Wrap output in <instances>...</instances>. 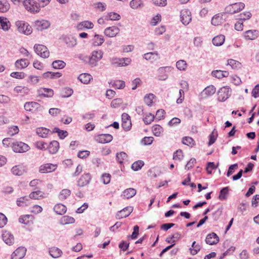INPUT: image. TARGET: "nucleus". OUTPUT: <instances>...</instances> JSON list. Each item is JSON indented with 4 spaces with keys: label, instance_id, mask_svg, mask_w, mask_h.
<instances>
[{
    "label": "nucleus",
    "instance_id": "nucleus-25",
    "mask_svg": "<svg viewBox=\"0 0 259 259\" xmlns=\"http://www.w3.org/2000/svg\"><path fill=\"white\" fill-rule=\"evenodd\" d=\"M29 64V62L27 59H21L17 60L15 63L16 67L18 69H22L27 67Z\"/></svg>",
    "mask_w": 259,
    "mask_h": 259
},
{
    "label": "nucleus",
    "instance_id": "nucleus-1",
    "mask_svg": "<svg viewBox=\"0 0 259 259\" xmlns=\"http://www.w3.org/2000/svg\"><path fill=\"white\" fill-rule=\"evenodd\" d=\"M103 52L102 50H95L92 52L89 58V64L92 67L96 66L98 62L102 58Z\"/></svg>",
    "mask_w": 259,
    "mask_h": 259
},
{
    "label": "nucleus",
    "instance_id": "nucleus-24",
    "mask_svg": "<svg viewBox=\"0 0 259 259\" xmlns=\"http://www.w3.org/2000/svg\"><path fill=\"white\" fill-rule=\"evenodd\" d=\"M259 32L257 30H249L245 31L244 37L246 39L253 40L255 39L258 35Z\"/></svg>",
    "mask_w": 259,
    "mask_h": 259
},
{
    "label": "nucleus",
    "instance_id": "nucleus-49",
    "mask_svg": "<svg viewBox=\"0 0 259 259\" xmlns=\"http://www.w3.org/2000/svg\"><path fill=\"white\" fill-rule=\"evenodd\" d=\"M71 191L69 189H65L62 190L59 194V199L61 200H64L67 198V197L70 196Z\"/></svg>",
    "mask_w": 259,
    "mask_h": 259
},
{
    "label": "nucleus",
    "instance_id": "nucleus-7",
    "mask_svg": "<svg viewBox=\"0 0 259 259\" xmlns=\"http://www.w3.org/2000/svg\"><path fill=\"white\" fill-rule=\"evenodd\" d=\"M13 150L16 153H23L27 151L29 147L28 145L22 142H18L13 144Z\"/></svg>",
    "mask_w": 259,
    "mask_h": 259
},
{
    "label": "nucleus",
    "instance_id": "nucleus-52",
    "mask_svg": "<svg viewBox=\"0 0 259 259\" xmlns=\"http://www.w3.org/2000/svg\"><path fill=\"white\" fill-rule=\"evenodd\" d=\"M218 136L217 131L215 129L213 130L211 134L209 136V142L208 143V146H210L213 144L217 139Z\"/></svg>",
    "mask_w": 259,
    "mask_h": 259
},
{
    "label": "nucleus",
    "instance_id": "nucleus-19",
    "mask_svg": "<svg viewBox=\"0 0 259 259\" xmlns=\"http://www.w3.org/2000/svg\"><path fill=\"white\" fill-rule=\"evenodd\" d=\"M35 26L37 30H42L49 27L50 23L46 20H37L35 22Z\"/></svg>",
    "mask_w": 259,
    "mask_h": 259
},
{
    "label": "nucleus",
    "instance_id": "nucleus-33",
    "mask_svg": "<svg viewBox=\"0 0 259 259\" xmlns=\"http://www.w3.org/2000/svg\"><path fill=\"white\" fill-rule=\"evenodd\" d=\"M93 27V23L89 21H82L77 25V28L80 30L83 29V28L92 29Z\"/></svg>",
    "mask_w": 259,
    "mask_h": 259
},
{
    "label": "nucleus",
    "instance_id": "nucleus-37",
    "mask_svg": "<svg viewBox=\"0 0 259 259\" xmlns=\"http://www.w3.org/2000/svg\"><path fill=\"white\" fill-rule=\"evenodd\" d=\"M227 65L230 66L233 69H238L242 66L240 62L232 59L228 60Z\"/></svg>",
    "mask_w": 259,
    "mask_h": 259
},
{
    "label": "nucleus",
    "instance_id": "nucleus-55",
    "mask_svg": "<svg viewBox=\"0 0 259 259\" xmlns=\"http://www.w3.org/2000/svg\"><path fill=\"white\" fill-rule=\"evenodd\" d=\"M192 247H193V249L192 248H190L192 255L196 254L201 249V247L199 244H196V241H194L192 243Z\"/></svg>",
    "mask_w": 259,
    "mask_h": 259
},
{
    "label": "nucleus",
    "instance_id": "nucleus-23",
    "mask_svg": "<svg viewBox=\"0 0 259 259\" xmlns=\"http://www.w3.org/2000/svg\"><path fill=\"white\" fill-rule=\"evenodd\" d=\"M11 172L15 176H22L25 172V167L21 165H15L12 168Z\"/></svg>",
    "mask_w": 259,
    "mask_h": 259
},
{
    "label": "nucleus",
    "instance_id": "nucleus-59",
    "mask_svg": "<svg viewBox=\"0 0 259 259\" xmlns=\"http://www.w3.org/2000/svg\"><path fill=\"white\" fill-rule=\"evenodd\" d=\"M28 198H27L26 196L18 198L16 200L17 205L18 206H22L24 205H27L25 201H28Z\"/></svg>",
    "mask_w": 259,
    "mask_h": 259
},
{
    "label": "nucleus",
    "instance_id": "nucleus-12",
    "mask_svg": "<svg viewBox=\"0 0 259 259\" xmlns=\"http://www.w3.org/2000/svg\"><path fill=\"white\" fill-rule=\"evenodd\" d=\"M57 167V164L46 163L40 166L39 172L40 173H49L54 171Z\"/></svg>",
    "mask_w": 259,
    "mask_h": 259
},
{
    "label": "nucleus",
    "instance_id": "nucleus-13",
    "mask_svg": "<svg viewBox=\"0 0 259 259\" xmlns=\"http://www.w3.org/2000/svg\"><path fill=\"white\" fill-rule=\"evenodd\" d=\"M91 176L90 173L82 175L77 181V186L82 187L88 185L91 180Z\"/></svg>",
    "mask_w": 259,
    "mask_h": 259
},
{
    "label": "nucleus",
    "instance_id": "nucleus-41",
    "mask_svg": "<svg viewBox=\"0 0 259 259\" xmlns=\"http://www.w3.org/2000/svg\"><path fill=\"white\" fill-rule=\"evenodd\" d=\"M52 67L55 69H61L65 67L66 63L62 60H55L52 64Z\"/></svg>",
    "mask_w": 259,
    "mask_h": 259
},
{
    "label": "nucleus",
    "instance_id": "nucleus-30",
    "mask_svg": "<svg viewBox=\"0 0 259 259\" xmlns=\"http://www.w3.org/2000/svg\"><path fill=\"white\" fill-rule=\"evenodd\" d=\"M49 253L54 258H58L61 256L62 251L58 247H52L49 250Z\"/></svg>",
    "mask_w": 259,
    "mask_h": 259
},
{
    "label": "nucleus",
    "instance_id": "nucleus-3",
    "mask_svg": "<svg viewBox=\"0 0 259 259\" xmlns=\"http://www.w3.org/2000/svg\"><path fill=\"white\" fill-rule=\"evenodd\" d=\"M245 7V4L243 3H235L227 6L225 8V12L233 14L242 10Z\"/></svg>",
    "mask_w": 259,
    "mask_h": 259
},
{
    "label": "nucleus",
    "instance_id": "nucleus-56",
    "mask_svg": "<svg viewBox=\"0 0 259 259\" xmlns=\"http://www.w3.org/2000/svg\"><path fill=\"white\" fill-rule=\"evenodd\" d=\"M177 68L180 70H185L187 66V64L185 60H180L176 63Z\"/></svg>",
    "mask_w": 259,
    "mask_h": 259
},
{
    "label": "nucleus",
    "instance_id": "nucleus-45",
    "mask_svg": "<svg viewBox=\"0 0 259 259\" xmlns=\"http://www.w3.org/2000/svg\"><path fill=\"white\" fill-rule=\"evenodd\" d=\"M50 130L45 127H39L36 129V134L41 138L47 137Z\"/></svg>",
    "mask_w": 259,
    "mask_h": 259
},
{
    "label": "nucleus",
    "instance_id": "nucleus-38",
    "mask_svg": "<svg viewBox=\"0 0 259 259\" xmlns=\"http://www.w3.org/2000/svg\"><path fill=\"white\" fill-rule=\"evenodd\" d=\"M42 192L40 190L33 191L29 194V198L31 199L38 200L40 198H44Z\"/></svg>",
    "mask_w": 259,
    "mask_h": 259
},
{
    "label": "nucleus",
    "instance_id": "nucleus-5",
    "mask_svg": "<svg viewBox=\"0 0 259 259\" xmlns=\"http://www.w3.org/2000/svg\"><path fill=\"white\" fill-rule=\"evenodd\" d=\"M33 48L35 52L40 57L43 58H47L49 57L50 52L45 46L35 44Z\"/></svg>",
    "mask_w": 259,
    "mask_h": 259
},
{
    "label": "nucleus",
    "instance_id": "nucleus-51",
    "mask_svg": "<svg viewBox=\"0 0 259 259\" xmlns=\"http://www.w3.org/2000/svg\"><path fill=\"white\" fill-rule=\"evenodd\" d=\"M53 133H57L58 134V136L61 139H64L68 135V132L66 131L60 130L58 127H55L53 129Z\"/></svg>",
    "mask_w": 259,
    "mask_h": 259
},
{
    "label": "nucleus",
    "instance_id": "nucleus-40",
    "mask_svg": "<svg viewBox=\"0 0 259 259\" xmlns=\"http://www.w3.org/2000/svg\"><path fill=\"white\" fill-rule=\"evenodd\" d=\"M73 93V90L70 88H63L61 92V96L62 98H68L70 97Z\"/></svg>",
    "mask_w": 259,
    "mask_h": 259
},
{
    "label": "nucleus",
    "instance_id": "nucleus-53",
    "mask_svg": "<svg viewBox=\"0 0 259 259\" xmlns=\"http://www.w3.org/2000/svg\"><path fill=\"white\" fill-rule=\"evenodd\" d=\"M154 118L155 116L153 114L148 113L145 115L143 120L146 124H149L154 120Z\"/></svg>",
    "mask_w": 259,
    "mask_h": 259
},
{
    "label": "nucleus",
    "instance_id": "nucleus-35",
    "mask_svg": "<svg viewBox=\"0 0 259 259\" xmlns=\"http://www.w3.org/2000/svg\"><path fill=\"white\" fill-rule=\"evenodd\" d=\"M229 187H224L220 192L218 198L221 200H226L229 194Z\"/></svg>",
    "mask_w": 259,
    "mask_h": 259
},
{
    "label": "nucleus",
    "instance_id": "nucleus-15",
    "mask_svg": "<svg viewBox=\"0 0 259 259\" xmlns=\"http://www.w3.org/2000/svg\"><path fill=\"white\" fill-rule=\"evenodd\" d=\"M24 109L29 112H35L41 108L39 104L35 102H28L25 103Z\"/></svg>",
    "mask_w": 259,
    "mask_h": 259
},
{
    "label": "nucleus",
    "instance_id": "nucleus-34",
    "mask_svg": "<svg viewBox=\"0 0 259 259\" xmlns=\"http://www.w3.org/2000/svg\"><path fill=\"white\" fill-rule=\"evenodd\" d=\"M223 21V14H218L211 19V24L214 26L220 25Z\"/></svg>",
    "mask_w": 259,
    "mask_h": 259
},
{
    "label": "nucleus",
    "instance_id": "nucleus-64",
    "mask_svg": "<svg viewBox=\"0 0 259 259\" xmlns=\"http://www.w3.org/2000/svg\"><path fill=\"white\" fill-rule=\"evenodd\" d=\"M19 131V128L17 126L14 125L9 128L8 133L10 136H14L18 133Z\"/></svg>",
    "mask_w": 259,
    "mask_h": 259
},
{
    "label": "nucleus",
    "instance_id": "nucleus-43",
    "mask_svg": "<svg viewBox=\"0 0 259 259\" xmlns=\"http://www.w3.org/2000/svg\"><path fill=\"white\" fill-rule=\"evenodd\" d=\"M10 8V5L7 0H0V12L5 13Z\"/></svg>",
    "mask_w": 259,
    "mask_h": 259
},
{
    "label": "nucleus",
    "instance_id": "nucleus-60",
    "mask_svg": "<svg viewBox=\"0 0 259 259\" xmlns=\"http://www.w3.org/2000/svg\"><path fill=\"white\" fill-rule=\"evenodd\" d=\"M110 61L112 65L116 67L122 66L121 58H111L110 59Z\"/></svg>",
    "mask_w": 259,
    "mask_h": 259
},
{
    "label": "nucleus",
    "instance_id": "nucleus-20",
    "mask_svg": "<svg viewBox=\"0 0 259 259\" xmlns=\"http://www.w3.org/2000/svg\"><path fill=\"white\" fill-rule=\"evenodd\" d=\"M63 39L68 47H73L76 45V39L71 35L63 36Z\"/></svg>",
    "mask_w": 259,
    "mask_h": 259
},
{
    "label": "nucleus",
    "instance_id": "nucleus-31",
    "mask_svg": "<svg viewBox=\"0 0 259 259\" xmlns=\"http://www.w3.org/2000/svg\"><path fill=\"white\" fill-rule=\"evenodd\" d=\"M225 41V36L224 35H219L212 40V44L215 46H220L222 45Z\"/></svg>",
    "mask_w": 259,
    "mask_h": 259
},
{
    "label": "nucleus",
    "instance_id": "nucleus-39",
    "mask_svg": "<svg viewBox=\"0 0 259 259\" xmlns=\"http://www.w3.org/2000/svg\"><path fill=\"white\" fill-rule=\"evenodd\" d=\"M75 222V219L68 215L63 216L60 220V223L62 225H66L69 224H72Z\"/></svg>",
    "mask_w": 259,
    "mask_h": 259
},
{
    "label": "nucleus",
    "instance_id": "nucleus-36",
    "mask_svg": "<svg viewBox=\"0 0 259 259\" xmlns=\"http://www.w3.org/2000/svg\"><path fill=\"white\" fill-rule=\"evenodd\" d=\"M92 76L88 73H82L79 75L78 79L83 83L88 84L90 82Z\"/></svg>",
    "mask_w": 259,
    "mask_h": 259
},
{
    "label": "nucleus",
    "instance_id": "nucleus-32",
    "mask_svg": "<svg viewBox=\"0 0 259 259\" xmlns=\"http://www.w3.org/2000/svg\"><path fill=\"white\" fill-rule=\"evenodd\" d=\"M136 194V190L134 188H128L124 190L123 192V197L129 199L134 196Z\"/></svg>",
    "mask_w": 259,
    "mask_h": 259
},
{
    "label": "nucleus",
    "instance_id": "nucleus-10",
    "mask_svg": "<svg viewBox=\"0 0 259 259\" xmlns=\"http://www.w3.org/2000/svg\"><path fill=\"white\" fill-rule=\"evenodd\" d=\"M95 139L99 143L105 144L110 142L113 140V137L108 134H100L96 136Z\"/></svg>",
    "mask_w": 259,
    "mask_h": 259
},
{
    "label": "nucleus",
    "instance_id": "nucleus-29",
    "mask_svg": "<svg viewBox=\"0 0 259 259\" xmlns=\"http://www.w3.org/2000/svg\"><path fill=\"white\" fill-rule=\"evenodd\" d=\"M11 26V23L7 18L0 17V28L4 30H8Z\"/></svg>",
    "mask_w": 259,
    "mask_h": 259
},
{
    "label": "nucleus",
    "instance_id": "nucleus-58",
    "mask_svg": "<svg viewBox=\"0 0 259 259\" xmlns=\"http://www.w3.org/2000/svg\"><path fill=\"white\" fill-rule=\"evenodd\" d=\"M31 216L30 215L28 214L21 215L19 218V222L21 224L29 225L30 223L29 219H30V218H31Z\"/></svg>",
    "mask_w": 259,
    "mask_h": 259
},
{
    "label": "nucleus",
    "instance_id": "nucleus-63",
    "mask_svg": "<svg viewBox=\"0 0 259 259\" xmlns=\"http://www.w3.org/2000/svg\"><path fill=\"white\" fill-rule=\"evenodd\" d=\"M153 139L152 137H145L142 139L141 143L144 145H149L152 143Z\"/></svg>",
    "mask_w": 259,
    "mask_h": 259
},
{
    "label": "nucleus",
    "instance_id": "nucleus-27",
    "mask_svg": "<svg viewBox=\"0 0 259 259\" xmlns=\"http://www.w3.org/2000/svg\"><path fill=\"white\" fill-rule=\"evenodd\" d=\"M40 96L45 97H52L54 95V91L52 89L48 88H41L38 90Z\"/></svg>",
    "mask_w": 259,
    "mask_h": 259
},
{
    "label": "nucleus",
    "instance_id": "nucleus-42",
    "mask_svg": "<svg viewBox=\"0 0 259 259\" xmlns=\"http://www.w3.org/2000/svg\"><path fill=\"white\" fill-rule=\"evenodd\" d=\"M110 84H111L112 87H114L118 89H122L125 86V82L124 81L120 80L111 81L110 82Z\"/></svg>",
    "mask_w": 259,
    "mask_h": 259
},
{
    "label": "nucleus",
    "instance_id": "nucleus-11",
    "mask_svg": "<svg viewBox=\"0 0 259 259\" xmlns=\"http://www.w3.org/2000/svg\"><path fill=\"white\" fill-rule=\"evenodd\" d=\"M171 67L170 66L161 67L158 68V79L159 80H165L168 78L166 72L170 71Z\"/></svg>",
    "mask_w": 259,
    "mask_h": 259
},
{
    "label": "nucleus",
    "instance_id": "nucleus-44",
    "mask_svg": "<svg viewBox=\"0 0 259 259\" xmlns=\"http://www.w3.org/2000/svg\"><path fill=\"white\" fill-rule=\"evenodd\" d=\"M152 132L155 136L159 137L163 132V128L158 124H155L152 127Z\"/></svg>",
    "mask_w": 259,
    "mask_h": 259
},
{
    "label": "nucleus",
    "instance_id": "nucleus-4",
    "mask_svg": "<svg viewBox=\"0 0 259 259\" xmlns=\"http://www.w3.org/2000/svg\"><path fill=\"white\" fill-rule=\"evenodd\" d=\"M25 9L32 13H37L40 10V4H37L33 0H25L23 2Z\"/></svg>",
    "mask_w": 259,
    "mask_h": 259
},
{
    "label": "nucleus",
    "instance_id": "nucleus-14",
    "mask_svg": "<svg viewBox=\"0 0 259 259\" xmlns=\"http://www.w3.org/2000/svg\"><path fill=\"white\" fill-rule=\"evenodd\" d=\"M120 31V29L116 26L108 27L105 29L104 33L105 35L109 37H113L116 36Z\"/></svg>",
    "mask_w": 259,
    "mask_h": 259
},
{
    "label": "nucleus",
    "instance_id": "nucleus-47",
    "mask_svg": "<svg viewBox=\"0 0 259 259\" xmlns=\"http://www.w3.org/2000/svg\"><path fill=\"white\" fill-rule=\"evenodd\" d=\"M127 155L124 152H118L116 155V159L118 162L121 164L123 163L124 160L126 159Z\"/></svg>",
    "mask_w": 259,
    "mask_h": 259
},
{
    "label": "nucleus",
    "instance_id": "nucleus-54",
    "mask_svg": "<svg viewBox=\"0 0 259 259\" xmlns=\"http://www.w3.org/2000/svg\"><path fill=\"white\" fill-rule=\"evenodd\" d=\"M154 55L156 56H158V53L157 52H149L143 55V58L146 60H156L157 58H155Z\"/></svg>",
    "mask_w": 259,
    "mask_h": 259
},
{
    "label": "nucleus",
    "instance_id": "nucleus-50",
    "mask_svg": "<svg viewBox=\"0 0 259 259\" xmlns=\"http://www.w3.org/2000/svg\"><path fill=\"white\" fill-rule=\"evenodd\" d=\"M144 165V162L142 160H138L134 162L132 165V168L135 171L140 170Z\"/></svg>",
    "mask_w": 259,
    "mask_h": 259
},
{
    "label": "nucleus",
    "instance_id": "nucleus-9",
    "mask_svg": "<svg viewBox=\"0 0 259 259\" xmlns=\"http://www.w3.org/2000/svg\"><path fill=\"white\" fill-rule=\"evenodd\" d=\"M27 249L25 247L20 246L17 248L12 254L11 259H22L26 252Z\"/></svg>",
    "mask_w": 259,
    "mask_h": 259
},
{
    "label": "nucleus",
    "instance_id": "nucleus-17",
    "mask_svg": "<svg viewBox=\"0 0 259 259\" xmlns=\"http://www.w3.org/2000/svg\"><path fill=\"white\" fill-rule=\"evenodd\" d=\"M3 241L8 245H12L14 242V238L10 232L5 231L2 234Z\"/></svg>",
    "mask_w": 259,
    "mask_h": 259
},
{
    "label": "nucleus",
    "instance_id": "nucleus-8",
    "mask_svg": "<svg viewBox=\"0 0 259 259\" xmlns=\"http://www.w3.org/2000/svg\"><path fill=\"white\" fill-rule=\"evenodd\" d=\"M181 21L185 25H187L191 21V14L189 10L187 9H183L181 11Z\"/></svg>",
    "mask_w": 259,
    "mask_h": 259
},
{
    "label": "nucleus",
    "instance_id": "nucleus-2",
    "mask_svg": "<svg viewBox=\"0 0 259 259\" xmlns=\"http://www.w3.org/2000/svg\"><path fill=\"white\" fill-rule=\"evenodd\" d=\"M15 24L19 32L27 35H29L32 33V31L31 27L24 21H18L16 22Z\"/></svg>",
    "mask_w": 259,
    "mask_h": 259
},
{
    "label": "nucleus",
    "instance_id": "nucleus-22",
    "mask_svg": "<svg viewBox=\"0 0 259 259\" xmlns=\"http://www.w3.org/2000/svg\"><path fill=\"white\" fill-rule=\"evenodd\" d=\"M59 148V143L57 141H53L50 143L47 146L49 152L51 154H55L58 151Z\"/></svg>",
    "mask_w": 259,
    "mask_h": 259
},
{
    "label": "nucleus",
    "instance_id": "nucleus-46",
    "mask_svg": "<svg viewBox=\"0 0 259 259\" xmlns=\"http://www.w3.org/2000/svg\"><path fill=\"white\" fill-rule=\"evenodd\" d=\"M130 6L132 9H136L144 7L142 0H132L130 2Z\"/></svg>",
    "mask_w": 259,
    "mask_h": 259
},
{
    "label": "nucleus",
    "instance_id": "nucleus-48",
    "mask_svg": "<svg viewBox=\"0 0 259 259\" xmlns=\"http://www.w3.org/2000/svg\"><path fill=\"white\" fill-rule=\"evenodd\" d=\"M182 143L183 144L193 147L195 145L194 140L190 137H185L182 139Z\"/></svg>",
    "mask_w": 259,
    "mask_h": 259
},
{
    "label": "nucleus",
    "instance_id": "nucleus-21",
    "mask_svg": "<svg viewBox=\"0 0 259 259\" xmlns=\"http://www.w3.org/2000/svg\"><path fill=\"white\" fill-rule=\"evenodd\" d=\"M215 92V88L213 85L206 87L201 92L203 98H207L213 95Z\"/></svg>",
    "mask_w": 259,
    "mask_h": 259
},
{
    "label": "nucleus",
    "instance_id": "nucleus-61",
    "mask_svg": "<svg viewBox=\"0 0 259 259\" xmlns=\"http://www.w3.org/2000/svg\"><path fill=\"white\" fill-rule=\"evenodd\" d=\"M106 17L110 20H118L120 19V16L114 12L108 13Z\"/></svg>",
    "mask_w": 259,
    "mask_h": 259
},
{
    "label": "nucleus",
    "instance_id": "nucleus-18",
    "mask_svg": "<svg viewBox=\"0 0 259 259\" xmlns=\"http://www.w3.org/2000/svg\"><path fill=\"white\" fill-rule=\"evenodd\" d=\"M219 241V238L215 233H211L207 235L205 242L209 245H214L218 243Z\"/></svg>",
    "mask_w": 259,
    "mask_h": 259
},
{
    "label": "nucleus",
    "instance_id": "nucleus-57",
    "mask_svg": "<svg viewBox=\"0 0 259 259\" xmlns=\"http://www.w3.org/2000/svg\"><path fill=\"white\" fill-rule=\"evenodd\" d=\"M154 95L153 94H147L144 97L145 103L149 106L152 105Z\"/></svg>",
    "mask_w": 259,
    "mask_h": 259
},
{
    "label": "nucleus",
    "instance_id": "nucleus-26",
    "mask_svg": "<svg viewBox=\"0 0 259 259\" xmlns=\"http://www.w3.org/2000/svg\"><path fill=\"white\" fill-rule=\"evenodd\" d=\"M104 40L103 35L95 34L92 39V45L94 46H100L103 44Z\"/></svg>",
    "mask_w": 259,
    "mask_h": 259
},
{
    "label": "nucleus",
    "instance_id": "nucleus-62",
    "mask_svg": "<svg viewBox=\"0 0 259 259\" xmlns=\"http://www.w3.org/2000/svg\"><path fill=\"white\" fill-rule=\"evenodd\" d=\"M10 76L17 79H23L25 77L26 75L23 72H13L11 73Z\"/></svg>",
    "mask_w": 259,
    "mask_h": 259
},
{
    "label": "nucleus",
    "instance_id": "nucleus-16",
    "mask_svg": "<svg viewBox=\"0 0 259 259\" xmlns=\"http://www.w3.org/2000/svg\"><path fill=\"white\" fill-rule=\"evenodd\" d=\"M133 208L132 206H127L122 210L118 211L116 214V217L117 219H121L122 218H126L132 212Z\"/></svg>",
    "mask_w": 259,
    "mask_h": 259
},
{
    "label": "nucleus",
    "instance_id": "nucleus-6",
    "mask_svg": "<svg viewBox=\"0 0 259 259\" xmlns=\"http://www.w3.org/2000/svg\"><path fill=\"white\" fill-rule=\"evenodd\" d=\"M230 89L227 87L221 88L218 92V100L220 102H224L230 96Z\"/></svg>",
    "mask_w": 259,
    "mask_h": 259
},
{
    "label": "nucleus",
    "instance_id": "nucleus-28",
    "mask_svg": "<svg viewBox=\"0 0 259 259\" xmlns=\"http://www.w3.org/2000/svg\"><path fill=\"white\" fill-rule=\"evenodd\" d=\"M54 210L57 214L62 215L66 212L67 207L65 205L59 203L55 205Z\"/></svg>",
    "mask_w": 259,
    "mask_h": 259
}]
</instances>
